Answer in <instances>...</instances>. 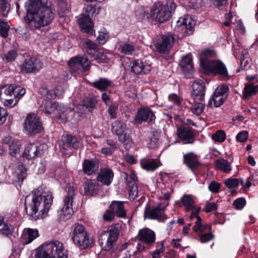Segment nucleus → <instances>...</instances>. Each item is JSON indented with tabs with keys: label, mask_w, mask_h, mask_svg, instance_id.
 Wrapping results in <instances>:
<instances>
[{
	"label": "nucleus",
	"mask_w": 258,
	"mask_h": 258,
	"mask_svg": "<svg viewBox=\"0 0 258 258\" xmlns=\"http://www.w3.org/2000/svg\"><path fill=\"white\" fill-rule=\"evenodd\" d=\"M20 70L24 73H35L41 69L40 66H19Z\"/></svg>",
	"instance_id": "47"
},
{
	"label": "nucleus",
	"mask_w": 258,
	"mask_h": 258,
	"mask_svg": "<svg viewBox=\"0 0 258 258\" xmlns=\"http://www.w3.org/2000/svg\"><path fill=\"white\" fill-rule=\"evenodd\" d=\"M35 258H68L63 244L58 241L45 243L35 250Z\"/></svg>",
	"instance_id": "2"
},
{
	"label": "nucleus",
	"mask_w": 258,
	"mask_h": 258,
	"mask_svg": "<svg viewBox=\"0 0 258 258\" xmlns=\"http://www.w3.org/2000/svg\"><path fill=\"white\" fill-rule=\"evenodd\" d=\"M176 4L173 1H169L165 5L157 2L153 6L150 14L151 18L159 23H163L168 21L176 8Z\"/></svg>",
	"instance_id": "3"
},
{
	"label": "nucleus",
	"mask_w": 258,
	"mask_h": 258,
	"mask_svg": "<svg viewBox=\"0 0 258 258\" xmlns=\"http://www.w3.org/2000/svg\"><path fill=\"white\" fill-rule=\"evenodd\" d=\"M66 0H59L58 3V7L59 11H60L59 17H63L64 16L63 13L66 11H69V7L67 6Z\"/></svg>",
	"instance_id": "55"
},
{
	"label": "nucleus",
	"mask_w": 258,
	"mask_h": 258,
	"mask_svg": "<svg viewBox=\"0 0 258 258\" xmlns=\"http://www.w3.org/2000/svg\"><path fill=\"white\" fill-rule=\"evenodd\" d=\"M45 145L40 144L29 143L25 148L23 156L30 160L38 157L43 154Z\"/></svg>",
	"instance_id": "11"
},
{
	"label": "nucleus",
	"mask_w": 258,
	"mask_h": 258,
	"mask_svg": "<svg viewBox=\"0 0 258 258\" xmlns=\"http://www.w3.org/2000/svg\"><path fill=\"white\" fill-rule=\"evenodd\" d=\"M52 203L51 195L43 191L41 187L34 189L25 201L27 213L36 220L46 216Z\"/></svg>",
	"instance_id": "1"
},
{
	"label": "nucleus",
	"mask_w": 258,
	"mask_h": 258,
	"mask_svg": "<svg viewBox=\"0 0 258 258\" xmlns=\"http://www.w3.org/2000/svg\"><path fill=\"white\" fill-rule=\"evenodd\" d=\"M178 70L187 78H190L195 72L193 66H178Z\"/></svg>",
	"instance_id": "38"
},
{
	"label": "nucleus",
	"mask_w": 258,
	"mask_h": 258,
	"mask_svg": "<svg viewBox=\"0 0 258 258\" xmlns=\"http://www.w3.org/2000/svg\"><path fill=\"white\" fill-rule=\"evenodd\" d=\"M246 204L245 200L243 198H238L234 201L233 205L237 210L242 209Z\"/></svg>",
	"instance_id": "64"
},
{
	"label": "nucleus",
	"mask_w": 258,
	"mask_h": 258,
	"mask_svg": "<svg viewBox=\"0 0 258 258\" xmlns=\"http://www.w3.org/2000/svg\"><path fill=\"white\" fill-rule=\"evenodd\" d=\"M114 173L112 170L108 168H103L100 169L98 173L96 179L98 182L103 185H109L113 178Z\"/></svg>",
	"instance_id": "22"
},
{
	"label": "nucleus",
	"mask_w": 258,
	"mask_h": 258,
	"mask_svg": "<svg viewBox=\"0 0 258 258\" xmlns=\"http://www.w3.org/2000/svg\"><path fill=\"white\" fill-rule=\"evenodd\" d=\"M192 97L194 101H202L205 95V84L202 80L198 79L192 84Z\"/></svg>",
	"instance_id": "16"
},
{
	"label": "nucleus",
	"mask_w": 258,
	"mask_h": 258,
	"mask_svg": "<svg viewBox=\"0 0 258 258\" xmlns=\"http://www.w3.org/2000/svg\"><path fill=\"white\" fill-rule=\"evenodd\" d=\"M208 227V225L206 224H203L202 223V219L200 217H197V221L195 222V225L192 229L196 232L202 233L205 231Z\"/></svg>",
	"instance_id": "48"
},
{
	"label": "nucleus",
	"mask_w": 258,
	"mask_h": 258,
	"mask_svg": "<svg viewBox=\"0 0 258 258\" xmlns=\"http://www.w3.org/2000/svg\"><path fill=\"white\" fill-rule=\"evenodd\" d=\"M179 64H192V59L191 53L183 56Z\"/></svg>",
	"instance_id": "63"
},
{
	"label": "nucleus",
	"mask_w": 258,
	"mask_h": 258,
	"mask_svg": "<svg viewBox=\"0 0 258 258\" xmlns=\"http://www.w3.org/2000/svg\"><path fill=\"white\" fill-rule=\"evenodd\" d=\"M39 236V232L37 229L25 228L21 236V240L24 244L31 243Z\"/></svg>",
	"instance_id": "25"
},
{
	"label": "nucleus",
	"mask_w": 258,
	"mask_h": 258,
	"mask_svg": "<svg viewBox=\"0 0 258 258\" xmlns=\"http://www.w3.org/2000/svg\"><path fill=\"white\" fill-rule=\"evenodd\" d=\"M221 187V184L219 182L213 181L208 186L209 190L213 193H218Z\"/></svg>",
	"instance_id": "58"
},
{
	"label": "nucleus",
	"mask_w": 258,
	"mask_h": 258,
	"mask_svg": "<svg viewBox=\"0 0 258 258\" xmlns=\"http://www.w3.org/2000/svg\"><path fill=\"white\" fill-rule=\"evenodd\" d=\"M27 10V15L25 17L26 22L27 23L30 18L29 17V15L35 16L36 14L39 11L42 7H45L41 0H29L25 5Z\"/></svg>",
	"instance_id": "19"
},
{
	"label": "nucleus",
	"mask_w": 258,
	"mask_h": 258,
	"mask_svg": "<svg viewBox=\"0 0 258 258\" xmlns=\"http://www.w3.org/2000/svg\"><path fill=\"white\" fill-rule=\"evenodd\" d=\"M97 180L87 179L84 183V192L87 196H95L101 190L102 185Z\"/></svg>",
	"instance_id": "23"
},
{
	"label": "nucleus",
	"mask_w": 258,
	"mask_h": 258,
	"mask_svg": "<svg viewBox=\"0 0 258 258\" xmlns=\"http://www.w3.org/2000/svg\"><path fill=\"white\" fill-rule=\"evenodd\" d=\"M169 205L167 202H164L152 208H146L144 212L145 218L164 221L166 219L165 210Z\"/></svg>",
	"instance_id": "8"
},
{
	"label": "nucleus",
	"mask_w": 258,
	"mask_h": 258,
	"mask_svg": "<svg viewBox=\"0 0 258 258\" xmlns=\"http://www.w3.org/2000/svg\"><path fill=\"white\" fill-rule=\"evenodd\" d=\"M86 231V229L83 225L76 223L72 227V237L76 236Z\"/></svg>",
	"instance_id": "52"
},
{
	"label": "nucleus",
	"mask_w": 258,
	"mask_h": 258,
	"mask_svg": "<svg viewBox=\"0 0 258 258\" xmlns=\"http://www.w3.org/2000/svg\"><path fill=\"white\" fill-rule=\"evenodd\" d=\"M8 115V113L7 110L0 106V125L6 122Z\"/></svg>",
	"instance_id": "62"
},
{
	"label": "nucleus",
	"mask_w": 258,
	"mask_h": 258,
	"mask_svg": "<svg viewBox=\"0 0 258 258\" xmlns=\"http://www.w3.org/2000/svg\"><path fill=\"white\" fill-rule=\"evenodd\" d=\"M100 10L99 7L93 6L92 4L84 8V14L78 19L79 25L83 32L93 34L92 21L90 17L96 16L99 13Z\"/></svg>",
	"instance_id": "5"
},
{
	"label": "nucleus",
	"mask_w": 258,
	"mask_h": 258,
	"mask_svg": "<svg viewBox=\"0 0 258 258\" xmlns=\"http://www.w3.org/2000/svg\"><path fill=\"white\" fill-rule=\"evenodd\" d=\"M73 241L77 246L82 249L88 248L91 245V240L88 234L80 237L78 239H76Z\"/></svg>",
	"instance_id": "32"
},
{
	"label": "nucleus",
	"mask_w": 258,
	"mask_h": 258,
	"mask_svg": "<svg viewBox=\"0 0 258 258\" xmlns=\"http://www.w3.org/2000/svg\"><path fill=\"white\" fill-rule=\"evenodd\" d=\"M216 55V52L212 49L204 50L199 54L200 64H224L220 60L212 59Z\"/></svg>",
	"instance_id": "14"
},
{
	"label": "nucleus",
	"mask_w": 258,
	"mask_h": 258,
	"mask_svg": "<svg viewBox=\"0 0 258 258\" xmlns=\"http://www.w3.org/2000/svg\"><path fill=\"white\" fill-rule=\"evenodd\" d=\"M14 93H13V95L16 98H19V100L25 94L26 90L24 88H22L20 87H15L14 86Z\"/></svg>",
	"instance_id": "60"
},
{
	"label": "nucleus",
	"mask_w": 258,
	"mask_h": 258,
	"mask_svg": "<svg viewBox=\"0 0 258 258\" xmlns=\"http://www.w3.org/2000/svg\"><path fill=\"white\" fill-rule=\"evenodd\" d=\"M151 66H131L132 72L137 75L148 74L151 71Z\"/></svg>",
	"instance_id": "39"
},
{
	"label": "nucleus",
	"mask_w": 258,
	"mask_h": 258,
	"mask_svg": "<svg viewBox=\"0 0 258 258\" xmlns=\"http://www.w3.org/2000/svg\"><path fill=\"white\" fill-rule=\"evenodd\" d=\"M174 41V36L171 34H167L157 39L155 46L158 51L165 53L168 52Z\"/></svg>",
	"instance_id": "13"
},
{
	"label": "nucleus",
	"mask_w": 258,
	"mask_h": 258,
	"mask_svg": "<svg viewBox=\"0 0 258 258\" xmlns=\"http://www.w3.org/2000/svg\"><path fill=\"white\" fill-rule=\"evenodd\" d=\"M131 133V131L128 128L123 133L118 136L119 141L123 144L126 149L130 148L133 144Z\"/></svg>",
	"instance_id": "27"
},
{
	"label": "nucleus",
	"mask_w": 258,
	"mask_h": 258,
	"mask_svg": "<svg viewBox=\"0 0 258 258\" xmlns=\"http://www.w3.org/2000/svg\"><path fill=\"white\" fill-rule=\"evenodd\" d=\"M181 201L186 211L194 209V201L191 196L185 195L182 197Z\"/></svg>",
	"instance_id": "37"
},
{
	"label": "nucleus",
	"mask_w": 258,
	"mask_h": 258,
	"mask_svg": "<svg viewBox=\"0 0 258 258\" xmlns=\"http://www.w3.org/2000/svg\"><path fill=\"white\" fill-rule=\"evenodd\" d=\"M177 25L178 27H182V29H184L186 34L188 35L191 34L194 31L195 22L188 16L180 18L177 21Z\"/></svg>",
	"instance_id": "26"
},
{
	"label": "nucleus",
	"mask_w": 258,
	"mask_h": 258,
	"mask_svg": "<svg viewBox=\"0 0 258 258\" xmlns=\"http://www.w3.org/2000/svg\"><path fill=\"white\" fill-rule=\"evenodd\" d=\"M99 168V161L97 159H85L82 163L83 171L88 175L95 174Z\"/></svg>",
	"instance_id": "21"
},
{
	"label": "nucleus",
	"mask_w": 258,
	"mask_h": 258,
	"mask_svg": "<svg viewBox=\"0 0 258 258\" xmlns=\"http://www.w3.org/2000/svg\"><path fill=\"white\" fill-rule=\"evenodd\" d=\"M199 156L194 152H189L183 156V162L192 172L200 166Z\"/></svg>",
	"instance_id": "18"
},
{
	"label": "nucleus",
	"mask_w": 258,
	"mask_h": 258,
	"mask_svg": "<svg viewBox=\"0 0 258 258\" xmlns=\"http://www.w3.org/2000/svg\"><path fill=\"white\" fill-rule=\"evenodd\" d=\"M257 91V85H254L253 83L246 84L243 91V98L248 99L251 96L255 95Z\"/></svg>",
	"instance_id": "31"
},
{
	"label": "nucleus",
	"mask_w": 258,
	"mask_h": 258,
	"mask_svg": "<svg viewBox=\"0 0 258 258\" xmlns=\"http://www.w3.org/2000/svg\"><path fill=\"white\" fill-rule=\"evenodd\" d=\"M239 181L237 178H228L224 181V184L228 188L235 187L238 185Z\"/></svg>",
	"instance_id": "56"
},
{
	"label": "nucleus",
	"mask_w": 258,
	"mask_h": 258,
	"mask_svg": "<svg viewBox=\"0 0 258 258\" xmlns=\"http://www.w3.org/2000/svg\"><path fill=\"white\" fill-rule=\"evenodd\" d=\"M16 176L19 181H23L26 176V170L23 165H20L16 171Z\"/></svg>",
	"instance_id": "53"
},
{
	"label": "nucleus",
	"mask_w": 258,
	"mask_h": 258,
	"mask_svg": "<svg viewBox=\"0 0 258 258\" xmlns=\"http://www.w3.org/2000/svg\"><path fill=\"white\" fill-rule=\"evenodd\" d=\"M12 226L6 223L3 218H0V233L9 235L12 233Z\"/></svg>",
	"instance_id": "40"
},
{
	"label": "nucleus",
	"mask_w": 258,
	"mask_h": 258,
	"mask_svg": "<svg viewBox=\"0 0 258 258\" xmlns=\"http://www.w3.org/2000/svg\"><path fill=\"white\" fill-rule=\"evenodd\" d=\"M51 109L55 112V111L58 112V114L60 113H65L69 110H70V108L66 107L62 103H60L57 102H54L51 104Z\"/></svg>",
	"instance_id": "46"
},
{
	"label": "nucleus",
	"mask_w": 258,
	"mask_h": 258,
	"mask_svg": "<svg viewBox=\"0 0 258 258\" xmlns=\"http://www.w3.org/2000/svg\"><path fill=\"white\" fill-rule=\"evenodd\" d=\"M10 153L15 156L17 153H19L20 150V144L19 142H12L9 146Z\"/></svg>",
	"instance_id": "54"
},
{
	"label": "nucleus",
	"mask_w": 258,
	"mask_h": 258,
	"mask_svg": "<svg viewBox=\"0 0 258 258\" xmlns=\"http://www.w3.org/2000/svg\"><path fill=\"white\" fill-rule=\"evenodd\" d=\"M177 134L184 144H192L195 141V134L192 129L186 125L179 126Z\"/></svg>",
	"instance_id": "15"
},
{
	"label": "nucleus",
	"mask_w": 258,
	"mask_h": 258,
	"mask_svg": "<svg viewBox=\"0 0 258 258\" xmlns=\"http://www.w3.org/2000/svg\"><path fill=\"white\" fill-rule=\"evenodd\" d=\"M159 138V134L158 132L155 131L153 133L152 135L149 140L147 146L149 148L154 149L157 147L158 145V140Z\"/></svg>",
	"instance_id": "43"
},
{
	"label": "nucleus",
	"mask_w": 258,
	"mask_h": 258,
	"mask_svg": "<svg viewBox=\"0 0 258 258\" xmlns=\"http://www.w3.org/2000/svg\"><path fill=\"white\" fill-rule=\"evenodd\" d=\"M155 116L149 108L143 107L138 110L135 120L137 122L146 121L152 122L155 120Z\"/></svg>",
	"instance_id": "24"
},
{
	"label": "nucleus",
	"mask_w": 258,
	"mask_h": 258,
	"mask_svg": "<svg viewBox=\"0 0 258 258\" xmlns=\"http://www.w3.org/2000/svg\"><path fill=\"white\" fill-rule=\"evenodd\" d=\"M200 71L206 75H220L223 76H228V72L225 66H200Z\"/></svg>",
	"instance_id": "17"
},
{
	"label": "nucleus",
	"mask_w": 258,
	"mask_h": 258,
	"mask_svg": "<svg viewBox=\"0 0 258 258\" xmlns=\"http://www.w3.org/2000/svg\"><path fill=\"white\" fill-rule=\"evenodd\" d=\"M252 63L251 58L249 57L247 50H244L242 53L240 64H249Z\"/></svg>",
	"instance_id": "57"
},
{
	"label": "nucleus",
	"mask_w": 258,
	"mask_h": 258,
	"mask_svg": "<svg viewBox=\"0 0 258 258\" xmlns=\"http://www.w3.org/2000/svg\"><path fill=\"white\" fill-rule=\"evenodd\" d=\"M111 210L120 218H124L126 216V212L124 209L123 202L113 201L110 205Z\"/></svg>",
	"instance_id": "28"
},
{
	"label": "nucleus",
	"mask_w": 258,
	"mask_h": 258,
	"mask_svg": "<svg viewBox=\"0 0 258 258\" xmlns=\"http://www.w3.org/2000/svg\"><path fill=\"white\" fill-rule=\"evenodd\" d=\"M142 167L147 171H154L158 167V165L155 159L143 158L140 161Z\"/></svg>",
	"instance_id": "29"
},
{
	"label": "nucleus",
	"mask_w": 258,
	"mask_h": 258,
	"mask_svg": "<svg viewBox=\"0 0 258 258\" xmlns=\"http://www.w3.org/2000/svg\"><path fill=\"white\" fill-rule=\"evenodd\" d=\"M118 50L125 55H132L135 50V47L132 44L125 43L120 45Z\"/></svg>",
	"instance_id": "41"
},
{
	"label": "nucleus",
	"mask_w": 258,
	"mask_h": 258,
	"mask_svg": "<svg viewBox=\"0 0 258 258\" xmlns=\"http://www.w3.org/2000/svg\"><path fill=\"white\" fill-rule=\"evenodd\" d=\"M10 7V4L8 3V0H0V10L4 16L6 17L8 15Z\"/></svg>",
	"instance_id": "50"
},
{
	"label": "nucleus",
	"mask_w": 258,
	"mask_h": 258,
	"mask_svg": "<svg viewBox=\"0 0 258 258\" xmlns=\"http://www.w3.org/2000/svg\"><path fill=\"white\" fill-rule=\"evenodd\" d=\"M228 91V87L224 84L217 87L210 98L208 106L213 108L218 107L222 105L225 101Z\"/></svg>",
	"instance_id": "9"
},
{
	"label": "nucleus",
	"mask_w": 258,
	"mask_h": 258,
	"mask_svg": "<svg viewBox=\"0 0 258 258\" xmlns=\"http://www.w3.org/2000/svg\"><path fill=\"white\" fill-rule=\"evenodd\" d=\"M18 101L19 98H16L14 97V99H8L7 98L6 99L4 100V101H2V102L4 103L5 106L12 108L16 106Z\"/></svg>",
	"instance_id": "59"
},
{
	"label": "nucleus",
	"mask_w": 258,
	"mask_h": 258,
	"mask_svg": "<svg viewBox=\"0 0 258 258\" xmlns=\"http://www.w3.org/2000/svg\"><path fill=\"white\" fill-rule=\"evenodd\" d=\"M97 103V101L95 97L89 96L86 97L84 99L83 105L88 109L89 111H91L96 107Z\"/></svg>",
	"instance_id": "42"
},
{
	"label": "nucleus",
	"mask_w": 258,
	"mask_h": 258,
	"mask_svg": "<svg viewBox=\"0 0 258 258\" xmlns=\"http://www.w3.org/2000/svg\"><path fill=\"white\" fill-rule=\"evenodd\" d=\"M90 62L86 55L79 54L71 57L67 64H90Z\"/></svg>",
	"instance_id": "33"
},
{
	"label": "nucleus",
	"mask_w": 258,
	"mask_h": 258,
	"mask_svg": "<svg viewBox=\"0 0 258 258\" xmlns=\"http://www.w3.org/2000/svg\"><path fill=\"white\" fill-rule=\"evenodd\" d=\"M128 128L125 123L118 120L114 121L111 124V132L117 137Z\"/></svg>",
	"instance_id": "30"
},
{
	"label": "nucleus",
	"mask_w": 258,
	"mask_h": 258,
	"mask_svg": "<svg viewBox=\"0 0 258 258\" xmlns=\"http://www.w3.org/2000/svg\"><path fill=\"white\" fill-rule=\"evenodd\" d=\"M127 186L129 188V197L131 199L134 200L137 196L138 193V189L136 183L133 181L131 182L128 181Z\"/></svg>",
	"instance_id": "45"
},
{
	"label": "nucleus",
	"mask_w": 258,
	"mask_h": 258,
	"mask_svg": "<svg viewBox=\"0 0 258 258\" xmlns=\"http://www.w3.org/2000/svg\"><path fill=\"white\" fill-rule=\"evenodd\" d=\"M195 102V103L191 106L190 110L194 114L199 115L203 112L205 108V105L201 102Z\"/></svg>",
	"instance_id": "44"
},
{
	"label": "nucleus",
	"mask_w": 258,
	"mask_h": 258,
	"mask_svg": "<svg viewBox=\"0 0 258 258\" xmlns=\"http://www.w3.org/2000/svg\"><path fill=\"white\" fill-rule=\"evenodd\" d=\"M215 166L217 169L226 173H229L231 171L230 163L223 158L218 159L216 161Z\"/></svg>",
	"instance_id": "34"
},
{
	"label": "nucleus",
	"mask_w": 258,
	"mask_h": 258,
	"mask_svg": "<svg viewBox=\"0 0 258 258\" xmlns=\"http://www.w3.org/2000/svg\"><path fill=\"white\" fill-rule=\"evenodd\" d=\"M14 91L13 86H3L0 87V101H4V100H6L9 96H13Z\"/></svg>",
	"instance_id": "35"
},
{
	"label": "nucleus",
	"mask_w": 258,
	"mask_h": 258,
	"mask_svg": "<svg viewBox=\"0 0 258 258\" xmlns=\"http://www.w3.org/2000/svg\"><path fill=\"white\" fill-rule=\"evenodd\" d=\"M24 128L28 134L35 135L43 130L42 124L39 117L34 114H29L25 121Z\"/></svg>",
	"instance_id": "10"
},
{
	"label": "nucleus",
	"mask_w": 258,
	"mask_h": 258,
	"mask_svg": "<svg viewBox=\"0 0 258 258\" xmlns=\"http://www.w3.org/2000/svg\"><path fill=\"white\" fill-rule=\"evenodd\" d=\"M226 135L224 131L218 130L212 135V138L215 142L222 143L225 140Z\"/></svg>",
	"instance_id": "51"
},
{
	"label": "nucleus",
	"mask_w": 258,
	"mask_h": 258,
	"mask_svg": "<svg viewBox=\"0 0 258 258\" xmlns=\"http://www.w3.org/2000/svg\"><path fill=\"white\" fill-rule=\"evenodd\" d=\"M120 228L119 224H116L101 233L99 243L103 249L109 250L112 248L118 239Z\"/></svg>",
	"instance_id": "6"
},
{
	"label": "nucleus",
	"mask_w": 258,
	"mask_h": 258,
	"mask_svg": "<svg viewBox=\"0 0 258 258\" xmlns=\"http://www.w3.org/2000/svg\"><path fill=\"white\" fill-rule=\"evenodd\" d=\"M80 143L78 139L71 135H67L59 144L60 150L62 154H69L73 149H77Z\"/></svg>",
	"instance_id": "12"
},
{
	"label": "nucleus",
	"mask_w": 258,
	"mask_h": 258,
	"mask_svg": "<svg viewBox=\"0 0 258 258\" xmlns=\"http://www.w3.org/2000/svg\"><path fill=\"white\" fill-rule=\"evenodd\" d=\"M29 17L30 20L27 24L31 30H34L49 24L54 19V14L51 9L46 6L41 8L35 16L29 15Z\"/></svg>",
	"instance_id": "4"
},
{
	"label": "nucleus",
	"mask_w": 258,
	"mask_h": 258,
	"mask_svg": "<svg viewBox=\"0 0 258 258\" xmlns=\"http://www.w3.org/2000/svg\"><path fill=\"white\" fill-rule=\"evenodd\" d=\"M10 26L8 23L0 19V35L4 38L8 36Z\"/></svg>",
	"instance_id": "49"
},
{
	"label": "nucleus",
	"mask_w": 258,
	"mask_h": 258,
	"mask_svg": "<svg viewBox=\"0 0 258 258\" xmlns=\"http://www.w3.org/2000/svg\"><path fill=\"white\" fill-rule=\"evenodd\" d=\"M248 133L247 131H243L239 132L236 136V140L239 142H244L248 138Z\"/></svg>",
	"instance_id": "61"
},
{
	"label": "nucleus",
	"mask_w": 258,
	"mask_h": 258,
	"mask_svg": "<svg viewBox=\"0 0 258 258\" xmlns=\"http://www.w3.org/2000/svg\"><path fill=\"white\" fill-rule=\"evenodd\" d=\"M111 82L106 78H101L98 80L95 81L92 85L100 91H105L110 86Z\"/></svg>",
	"instance_id": "36"
},
{
	"label": "nucleus",
	"mask_w": 258,
	"mask_h": 258,
	"mask_svg": "<svg viewBox=\"0 0 258 258\" xmlns=\"http://www.w3.org/2000/svg\"><path fill=\"white\" fill-rule=\"evenodd\" d=\"M137 238L147 245H151L155 241L156 235L152 230L144 228L139 230Z\"/></svg>",
	"instance_id": "20"
},
{
	"label": "nucleus",
	"mask_w": 258,
	"mask_h": 258,
	"mask_svg": "<svg viewBox=\"0 0 258 258\" xmlns=\"http://www.w3.org/2000/svg\"><path fill=\"white\" fill-rule=\"evenodd\" d=\"M75 196V189L72 186H69L67 195L63 200V206L58 210V217L60 221H67L71 219L73 213V203Z\"/></svg>",
	"instance_id": "7"
}]
</instances>
